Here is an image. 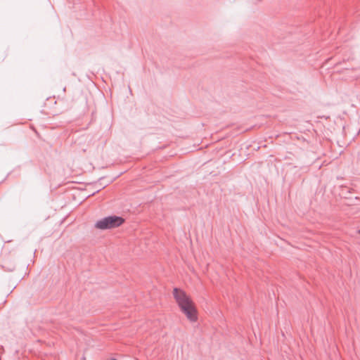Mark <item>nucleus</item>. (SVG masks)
Listing matches in <instances>:
<instances>
[{"mask_svg":"<svg viewBox=\"0 0 360 360\" xmlns=\"http://www.w3.org/2000/svg\"><path fill=\"white\" fill-rule=\"evenodd\" d=\"M174 297L178 303L181 310L191 321L197 320V311L191 300L187 296L184 291L174 288Z\"/></svg>","mask_w":360,"mask_h":360,"instance_id":"nucleus-1","label":"nucleus"},{"mask_svg":"<svg viewBox=\"0 0 360 360\" xmlns=\"http://www.w3.org/2000/svg\"><path fill=\"white\" fill-rule=\"evenodd\" d=\"M359 234H360V230L359 231Z\"/></svg>","mask_w":360,"mask_h":360,"instance_id":"nucleus-3","label":"nucleus"},{"mask_svg":"<svg viewBox=\"0 0 360 360\" xmlns=\"http://www.w3.org/2000/svg\"><path fill=\"white\" fill-rule=\"evenodd\" d=\"M124 222V219L119 216L111 215L98 220L94 227L100 230L112 229L120 226Z\"/></svg>","mask_w":360,"mask_h":360,"instance_id":"nucleus-2","label":"nucleus"}]
</instances>
